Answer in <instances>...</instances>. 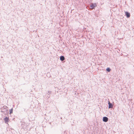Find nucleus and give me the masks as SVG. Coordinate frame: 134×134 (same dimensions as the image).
I'll list each match as a JSON object with an SVG mask.
<instances>
[{"mask_svg": "<svg viewBox=\"0 0 134 134\" xmlns=\"http://www.w3.org/2000/svg\"><path fill=\"white\" fill-rule=\"evenodd\" d=\"M125 13L126 15L127 18H129L130 17V13L127 12H125Z\"/></svg>", "mask_w": 134, "mask_h": 134, "instance_id": "7ed1b4c3", "label": "nucleus"}, {"mask_svg": "<svg viewBox=\"0 0 134 134\" xmlns=\"http://www.w3.org/2000/svg\"><path fill=\"white\" fill-rule=\"evenodd\" d=\"M108 118L106 117H104L103 118V121L105 122H107L108 121Z\"/></svg>", "mask_w": 134, "mask_h": 134, "instance_id": "f03ea898", "label": "nucleus"}, {"mask_svg": "<svg viewBox=\"0 0 134 134\" xmlns=\"http://www.w3.org/2000/svg\"><path fill=\"white\" fill-rule=\"evenodd\" d=\"M108 104L109 105V108H112L113 107V105L112 104L110 103V102L109 101L108 102Z\"/></svg>", "mask_w": 134, "mask_h": 134, "instance_id": "20e7f679", "label": "nucleus"}, {"mask_svg": "<svg viewBox=\"0 0 134 134\" xmlns=\"http://www.w3.org/2000/svg\"><path fill=\"white\" fill-rule=\"evenodd\" d=\"M10 113L11 114L13 112V109L12 108L11 109H10L9 110Z\"/></svg>", "mask_w": 134, "mask_h": 134, "instance_id": "6e6552de", "label": "nucleus"}, {"mask_svg": "<svg viewBox=\"0 0 134 134\" xmlns=\"http://www.w3.org/2000/svg\"><path fill=\"white\" fill-rule=\"evenodd\" d=\"M60 60L62 61H63L65 59V58L63 56H61L60 58Z\"/></svg>", "mask_w": 134, "mask_h": 134, "instance_id": "423d86ee", "label": "nucleus"}, {"mask_svg": "<svg viewBox=\"0 0 134 134\" xmlns=\"http://www.w3.org/2000/svg\"><path fill=\"white\" fill-rule=\"evenodd\" d=\"M106 70L108 72L110 71V69L109 68H107V69Z\"/></svg>", "mask_w": 134, "mask_h": 134, "instance_id": "0eeeda50", "label": "nucleus"}, {"mask_svg": "<svg viewBox=\"0 0 134 134\" xmlns=\"http://www.w3.org/2000/svg\"><path fill=\"white\" fill-rule=\"evenodd\" d=\"M97 6L96 4L95 3L94 4H92L90 5V7L91 9L94 8L96 7Z\"/></svg>", "mask_w": 134, "mask_h": 134, "instance_id": "f257e3e1", "label": "nucleus"}, {"mask_svg": "<svg viewBox=\"0 0 134 134\" xmlns=\"http://www.w3.org/2000/svg\"><path fill=\"white\" fill-rule=\"evenodd\" d=\"M4 120L5 122H8L9 120V118L6 117L4 119Z\"/></svg>", "mask_w": 134, "mask_h": 134, "instance_id": "39448f33", "label": "nucleus"}]
</instances>
